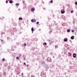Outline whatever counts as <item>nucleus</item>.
Listing matches in <instances>:
<instances>
[{
    "mask_svg": "<svg viewBox=\"0 0 77 77\" xmlns=\"http://www.w3.org/2000/svg\"><path fill=\"white\" fill-rule=\"evenodd\" d=\"M41 75L42 77H46V74H45V73L44 72H42L41 73Z\"/></svg>",
    "mask_w": 77,
    "mask_h": 77,
    "instance_id": "1",
    "label": "nucleus"
},
{
    "mask_svg": "<svg viewBox=\"0 0 77 77\" xmlns=\"http://www.w3.org/2000/svg\"><path fill=\"white\" fill-rule=\"evenodd\" d=\"M47 60L48 62H51V60L50 58H48L47 59Z\"/></svg>",
    "mask_w": 77,
    "mask_h": 77,
    "instance_id": "2",
    "label": "nucleus"
},
{
    "mask_svg": "<svg viewBox=\"0 0 77 77\" xmlns=\"http://www.w3.org/2000/svg\"><path fill=\"white\" fill-rule=\"evenodd\" d=\"M61 13L63 14H64V13H65V10H63V11L62 10L61 11Z\"/></svg>",
    "mask_w": 77,
    "mask_h": 77,
    "instance_id": "3",
    "label": "nucleus"
},
{
    "mask_svg": "<svg viewBox=\"0 0 77 77\" xmlns=\"http://www.w3.org/2000/svg\"><path fill=\"white\" fill-rule=\"evenodd\" d=\"M9 3H11V4H12V3H13V2H12V0H10L9 1Z\"/></svg>",
    "mask_w": 77,
    "mask_h": 77,
    "instance_id": "4",
    "label": "nucleus"
},
{
    "mask_svg": "<svg viewBox=\"0 0 77 77\" xmlns=\"http://www.w3.org/2000/svg\"><path fill=\"white\" fill-rule=\"evenodd\" d=\"M45 68L46 69H48L49 68V67L48 66H45Z\"/></svg>",
    "mask_w": 77,
    "mask_h": 77,
    "instance_id": "5",
    "label": "nucleus"
},
{
    "mask_svg": "<svg viewBox=\"0 0 77 77\" xmlns=\"http://www.w3.org/2000/svg\"><path fill=\"white\" fill-rule=\"evenodd\" d=\"M71 39H74V36H72L71 37Z\"/></svg>",
    "mask_w": 77,
    "mask_h": 77,
    "instance_id": "6",
    "label": "nucleus"
},
{
    "mask_svg": "<svg viewBox=\"0 0 77 77\" xmlns=\"http://www.w3.org/2000/svg\"><path fill=\"white\" fill-rule=\"evenodd\" d=\"M31 11L32 12H33V11H35V8H32L31 9Z\"/></svg>",
    "mask_w": 77,
    "mask_h": 77,
    "instance_id": "7",
    "label": "nucleus"
},
{
    "mask_svg": "<svg viewBox=\"0 0 77 77\" xmlns=\"http://www.w3.org/2000/svg\"><path fill=\"white\" fill-rule=\"evenodd\" d=\"M64 41L65 42H67L68 41V39H64Z\"/></svg>",
    "mask_w": 77,
    "mask_h": 77,
    "instance_id": "8",
    "label": "nucleus"
},
{
    "mask_svg": "<svg viewBox=\"0 0 77 77\" xmlns=\"http://www.w3.org/2000/svg\"><path fill=\"white\" fill-rule=\"evenodd\" d=\"M15 5L16 6H19V4L18 3H16Z\"/></svg>",
    "mask_w": 77,
    "mask_h": 77,
    "instance_id": "9",
    "label": "nucleus"
},
{
    "mask_svg": "<svg viewBox=\"0 0 77 77\" xmlns=\"http://www.w3.org/2000/svg\"><path fill=\"white\" fill-rule=\"evenodd\" d=\"M71 55H72V54H71L70 53H69V56H71Z\"/></svg>",
    "mask_w": 77,
    "mask_h": 77,
    "instance_id": "10",
    "label": "nucleus"
},
{
    "mask_svg": "<svg viewBox=\"0 0 77 77\" xmlns=\"http://www.w3.org/2000/svg\"><path fill=\"white\" fill-rule=\"evenodd\" d=\"M49 42L51 44V43H53V42L51 41L50 40H49Z\"/></svg>",
    "mask_w": 77,
    "mask_h": 77,
    "instance_id": "11",
    "label": "nucleus"
},
{
    "mask_svg": "<svg viewBox=\"0 0 77 77\" xmlns=\"http://www.w3.org/2000/svg\"><path fill=\"white\" fill-rule=\"evenodd\" d=\"M19 20H23V18H21V17H19Z\"/></svg>",
    "mask_w": 77,
    "mask_h": 77,
    "instance_id": "12",
    "label": "nucleus"
},
{
    "mask_svg": "<svg viewBox=\"0 0 77 77\" xmlns=\"http://www.w3.org/2000/svg\"><path fill=\"white\" fill-rule=\"evenodd\" d=\"M70 32V30L69 29H68L67 30V32Z\"/></svg>",
    "mask_w": 77,
    "mask_h": 77,
    "instance_id": "13",
    "label": "nucleus"
},
{
    "mask_svg": "<svg viewBox=\"0 0 77 77\" xmlns=\"http://www.w3.org/2000/svg\"><path fill=\"white\" fill-rule=\"evenodd\" d=\"M71 32H75V31H74V30H72Z\"/></svg>",
    "mask_w": 77,
    "mask_h": 77,
    "instance_id": "14",
    "label": "nucleus"
},
{
    "mask_svg": "<svg viewBox=\"0 0 77 77\" xmlns=\"http://www.w3.org/2000/svg\"><path fill=\"white\" fill-rule=\"evenodd\" d=\"M58 46H57V45H56L55 46V48H58Z\"/></svg>",
    "mask_w": 77,
    "mask_h": 77,
    "instance_id": "15",
    "label": "nucleus"
},
{
    "mask_svg": "<svg viewBox=\"0 0 77 77\" xmlns=\"http://www.w3.org/2000/svg\"><path fill=\"white\" fill-rule=\"evenodd\" d=\"M73 57H74V58H75L76 57V56H74V55H73Z\"/></svg>",
    "mask_w": 77,
    "mask_h": 77,
    "instance_id": "16",
    "label": "nucleus"
},
{
    "mask_svg": "<svg viewBox=\"0 0 77 77\" xmlns=\"http://www.w3.org/2000/svg\"><path fill=\"white\" fill-rule=\"evenodd\" d=\"M31 30L32 32H33V28H31Z\"/></svg>",
    "mask_w": 77,
    "mask_h": 77,
    "instance_id": "17",
    "label": "nucleus"
},
{
    "mask_svg": "<svg viewBox=\"0 0 77 77\" xmlns=\"http://www.w3.org/2000/svg\"><path fill=\"white\" fill-rule=\"evenodd\" d=\"M31 77H35V76L33 75H31Z\"/></svg>",
    "mask_w": 77,
    "mask_h": 77,
    "instance_id": "18",
    "label": "nucleus"
},
{
    "mask_svg": "<svg viewBox=\"0 0 77 77\" xmlns=\"http://www.w3.org/2000/svg\"><path fill=\"white\" fill-rule=\"evenodd\" d=\"M44 44H45V45H47V43H46V42H44Z\"/></svg>",
    "mask_w": 77,
    "mask_h": 77,
    "instance_id": "19",
    "label": "nucleus"
},
{
    "mask_svg": "<svg viewBox=\"0 0 77 77\" xmlns=\"http://www.w3.org/2000/svg\"><path fill=\"white\" fill-rule=\"evenodd\" d=\"M34 20H31V22H32V23H34Z\"/></svg>",
    "mask_w": 77,
    "mask_h": 77,
    "instance_id": "20",
    "label": "nucleus"
},
{
    "mask_svg": "<svg viewBox=\"0 0 77 77\" xmlns=\"http://www.w3.org/2000/svg\"><path fill=\"white\" fill-rule=\"evenodd\" d=\"M5 58H3V60H2V61H5Z\"/></svg>",
    "mask_w": 77,
    "mask_h": 77,
    "instance_id": "21",
    "label": "nucleus"
},
{
    "mask_svg": "<svg viewBox=\"0 0 77 77\" xmlns=\"http://www.w3.org/2000/svg\"><path fill=\"white\" fill-rule=\"evenodd\" d=\"M51 2L52 3H53V0H51Z\"/></svg>",
    "mask_w": 77,
    "mask_h": 77,
    "instance_id": "22",
    "label": "nucleus"
},
{
    "mask_svg": "<svg viewBox=\"0 0 77 77\" xmlns=\"http://www.w3.org/2000/svg\"><path fill=\"white\" fill-rule=\"evenodd\" d=\"M8 1L7 0H6V3H8Z\"/></svg>",
    "mask_w": 77,
    "mask_h": 77,
    "instance_id": "23",
    "label": "nucleus"
},
{
    "mask_svg": "<svg viewBox=\"0 0 77 77\" xmlns=\"http://www.w3.org/2000/svg\"><path fill=\"white\" fill-rule=\"evenodd\" d=\"M75 4L76 5H77V2H76L75 3Z\"/></svg>",
    "mask_w": 77,
    "mask_h": 77,
    "instance_id": "24",
    "label": "nucleus"
},
{
    "mask_svg": "<svg viewBox=\"0 0 77 77\" xmlns=\"http://www.w3.org/2000/svg\"><path fill=\"white\" fill-rule=\"evenodd\" d=\"M39 22H38L36 23V24H39Z\"/></svg>",
    "mask_w": 77,
    "mask_h": 77,
    "instance_id": "25",
    "label": "nucleus"
},
{
    "mask_svg": "<svg viewBox=\"0 0 77 77\" xmlns=\"http://www.w3.org/2000/svg\"><path fill=\"white\" fill-rule=\"evenodd\" d=\"M16 59H19V58L18 57H16Z\"/></svg>",
    "mask_w": 77,
    "mask_h": 77,
    "instance_id": "26",
    "label": "nucleus"
},
{
    "mask_svg": "<svg viewBox=\"0 0 77 77\" xmlns=\"http://www.w3.org/2000/svg\"><path fill=\"white\" fill-rule=\"evenodd\" d=\"M23 75V73H22V75Z\"/></svg>",
    "mask_w": 77,
    "mask_h": 77,
    "instance_id": "27",
    "label": "nucleus"
},
{
    "mask_svg": "<svg viewBox=\"0 0 77 77\" xmlns=\"http://www.w3.org/2000/svg\"><path fill=\"white\" fill-rule=\"evenodd\" d=\"M71 13H73V11H71Z\"/></svg>",
    "mask_w": 77,
    "mask_h": 77,
    "instance_id": "28",
    "label": "nucleus"
},
{
    "mask_svg": "<svg viewBox=\"0 0 77 77\" xmlns=\"http://www.w3.org/2000/svg\"><path fill=\"white\" fill-rule=\"evenodd\" d=\"M33 22H36V20H34Z\"/></svg>",
    "mask_w": 77,
    "mask_h": 77,
    "instance_id": "29",
    "label": "nucleus"
},
{
    "mask_svg": "<svg viewBox=\"0 0 77 77\" xmlns=\"http://www.w3.org/2000/svg\"><path fill=\"white\" fill-rule=\"evenodd\" d=\"M25 45H24V46H26V44L25 43Z\"/></svg>",
    "mask_w": 77,
    "mask_h": 77,
    "instance_id": "30",
    "label": "nucleus"
},
{
    "mask_svg": "<svg viewBox=\"0 0 77 77\" xmlns=\"http://www.w3.org/2000/svg\"><path fill=\"white\" fill-rule=\"evenodd\" d=\"M73 55H76V54H75V53H74L73 54Z\"/></svg>",
    "mask_w": 77,
    "mask_h": 77,
    "instance_id": "31",
    "label": "nucleus"
},
{
    "mask_svg": "<svg viewBox=\"0 0 77 77\" xmlns=\"http://www.w3.org/2000/svg\"><path fill=\"white\" fill-rule=\"evenodd\" d=\"M24 65H26V63H24Z\"/></svg>",
    "mask_w": 77,
    "mask_h": 77,
    "instance_id": "32",
    "label": "nucleus"
},
{
    "mask_svg": "<svg viewBox=\"0 0 77 77\" xmlns=\"http://www.w3.org/2000/svg\"><path fill=\"white\" fill-rule=\"evenodd\" d=\"M42 63H44V62H42Z\"/></svg>",
    "mask_w": 77,
    "mask_h": 77,
    "instance_id": "33",
    "label": "nucleus"
},
{
    "mask_svg": "<svg viewBox=\"0 0 77 77\" xmlns=\"http://www.w3.org/2000/svg\"><path fill=\"white\" fill-rule=\"evenodd\" d=\"M1 41H3V40H1Z\"/></svg>",
    "mask_w": 77,
    "mask_h": 77,
    "instance_id": "34",
    "label": "nucleus"
},
{
    "mask_svg": "<svg viewBox=\"0 0 77 77\" xmlns=\"http://www.w3.org/2000/svg\"><path fill=\"white\" fill-rule=\"evenodd\" d=\"M29 66V65H26V66Z\"/></svg>",
    "mask_w": 77,
    "mask_h": 77,
    "instance_id": "35",
    "label": "nucleus"
},
{
    "mask_svg": "<svg viewBox=\"0 0 77 77\" xmlns=\"http://www.w3.org/2000/svg\"><path fill=\"white\" fill-rule=\"evenodd\" d=\"M18 10H19V11H20V9H18Z\"/></svg>",
    "mask_w": 77,
    "mask_h": 77,
    "instance_id": "36",
    "label": "nucleus"
},
{
    "mask_svg": "<svg viewBox=\"0 0 77 77\" xmlns=\"http://www.w3.org/2000/svg\"><path fill=\"white\" fill-rule=\"evenodd\" d=\"M36 65H37V64H36Z\"/></svg>",
    "mask_w": 77,
    "mask_h": 77,
    "instance_id": "37",
    "label": "nucleus"
},
{
    "mask_svg": "<svg viewBox=\"0 0 77 77\" xmlns=\"http://www.w3.org/2000/svg\"><path fill=\"white\" fill-rule=\"evenodd\" d=\"M25 60H26V58H25Z\"/></svg>",
    "mask_w": 77,
    "mask_h": 77,
    "instance_id": "38",
    "label": "nucleus"
},
{
    "mask_svg": "<svg viewBox=\"0 0 77 77\" xmlns=\"http://www.w3.org/2000/svg\"><path fill=\"white\" fill-rule=\"evenodd\" d=\"M9 77H10V76H9Z\"/></svg>",
    "mask_w": 77,
    "mask_h": 77,
    "instance_id": "39",
    "label": "nucleus"
},
{
    "mask_svg": "<svg viewBox=\"0 0 77 77\" xmlns=\"http://www.w3.org/2000/svg\"><path fill=\"white\" fill-rule=\"evenodd\" d=\"M23 3H24V2H23Z\"/></svg>",
    "mask_w": 77,
    "mask_h": 77,
    "instance_id": "40",
    "label": "nucleus"
},
{
    "mask_svg": "<svg viewBox=\"0 0 77 77\" xmlns=\"http://www.w3.org/2000/svg\"><path fill=\"white\" fill-rule=\"evenodd\" d=\"M8 1L9 0H8Z\"/></svg>",
    "mask_w": 77,
    "mask_h": 77,
    "instance_id": "41",
    "label": "nucleus"
}]
</instances>
